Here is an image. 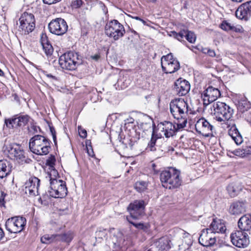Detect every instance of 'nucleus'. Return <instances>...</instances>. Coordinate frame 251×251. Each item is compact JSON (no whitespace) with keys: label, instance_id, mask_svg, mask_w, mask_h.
I'll use <instances>...</instances> for the list:
<instances>
[{"label":"nucleus","instance_id":"nucleus-1","mask_svg":"<svg viewBox=\"0 0 251 251\" xmlns=\"http://www.w3.org/2000/svg\"><path fill=\"white\" fill-rule=\"evenodd\" d=\"M170 110L174 118L178 120L177 128L182 129L185 127L187 122L188 103L182 99L172 100L170 103Z\"/></svg>","mask_w":251,"mask_h":251},{"label":"nucleus","instance_id":"nucleus-2","mask_svg":"<svg viewBox=\"0 0 251 251\" xmlns=\"http://www.w3.org/2000/svg\"><path fill=\"white\" fill-rule=\"evenodd\" d=\"M180 175V172L174 168L162 171L160 179L162 186L169 189L178 188L182 182Z\"/></svg>","mask_w":251,"mask_h":251},{"label":"nucleus","instance_id":"nucleus-3","mask_svg":"<svg viewBox=\"0 0 251 251\" xmlns=\"http://www.w3.org/2000/svg\"><path fill=\"white\" fill-rule=\"evenodd\" d=\"M29 147L30 151L35 154H47L50 148V141L44 136L36 135L30 139Z\"/></svg>","mask_w":251,"mask_h":251},{"label":"nucleus","instance_id":"nucleus-4","mask_svg":"<svg viewBox=\"0 0 251 251\" xmlns=\"http://www.w3.org/2000/svg\"><path fill=\"white\" fill-rule=\"evenodd\" d=\"M213 114L218 122L228 121L232 117L233 109L226 103L217 101L213 104Z\"/></svg>","mask_w":251,"mask_h":251},{"label":"nucleus","instance_id":"nucleus-5","mask_svg":"<svg viewBox=\"0 0 251 251\" xmlns=\"http://www.w3.org/2000/svg\"><path fill=\"white\" fill-rule=\"evenodd\" d=\"M50 181V187L48 193L50 197L55 198H62L67 194V188L65 182L62 180L52 178L51 174H48Z\"/></svg>","mask_w":251,"mask_h":251},{"label":"nucleus","instance_id":"nucleus-6","mask_svg":"<svg viewBox=\"0 0 251 251\" xmlns=\"http://www.w3.org/2000/svg\"><path fill=\"white\" fill-rule=\"evenodd\" d=\"M81 63L76 52H69L62 54L59 59V64L63 69L74 70Z\"/></svg>","mask_w":251,"mask_h":251},{"label":"nucleus","instance_id":"nucleus-7","mask_svg":"<svg viewBox=\"0 0 251 251\" xmlns=\"http://www.w3.org/2000/svg\"><path fill=\"white\" fill-rule=\"evenodd\" d=\"M105 33L108 37L116 41L124 36L125 30L121 24L117 20H113L106 24L105 26Z\"/></svg>","mask_w":251,"mask_h":251},{"label":"nucleus","instance_id":"nucleus-8","mask_svg":"<svg viewBox=\"0 0 251 251\" xmlns=\"http://www.w3.org/2000/svg\"><path fill=\"white\" fill-rule=\"evenodd\" d=\"M161 61L162 70L165 73L173 74L180 69L179 62L172 53L163 56Z\"/></svg>","mask_w":251,"mask_h":251},{"label":"nucleus","instance_id":"nucleus-9","mask_svg":"<svg viewBox=\"0 0 251 251\" xmlns=\"http://www.w3.org/2000/svg\"><path fill=\"white\" fill-rule=\"evenodd\" d=\"M26 222L25 218L23 217H13L7 220L5 228L10 233H19L24 230Z\"/></svg>","mask_w":251,"mask_h":251},{"label":"nucleus","instance_id":"nucleus-10","mask_svg":"<svg viewBox=\"0 0 251 251\" xmlns=\"http://www.w3.org/2000/svg\"><path fill=\"white\" fill-rule=\"evenodd\" d=\"M19 27L25 34H28L34 29L35 20L32 14L24 12L19 19Z\"/></svg>","mask_w":251,"mask_h":251},{"label":"nucleus","instance_id":"nucleus-11","mask_svg":"<svg viewBox=\"0 0 251 251\" xmlns=\"http://www.w3.org/2000/svg\"><path fill=\"white\" fill-rule=\"evenodd\" d=\"M48 28L50 33L56 35H62L67 32L68 26L63 19L57 18L50 22Z\"/></svg>","mask_w":251,"mask_h":251},{"label":"nucleus","instance_id":"nucleus-12","mask_svg":"<svg viewBox=\"0 0 251 251\" xmlns=\"http://www.w3.org/2000/svg\"><path fill=\"white\" fill-rule=\"evenodd\" d=\"M145 203L143 200H136L131 203L127 207L130 218L139 219L145 214Z\"/></svg>","mask_w":251,"mask_h":251},{"label":"nucleus","instance_id":"nucleus-13","mask_svg":"<svg viewBox=\"0 0 251 251\" xmlns=\"http://www.w3.org/2000/svg\"><path fill=\"white\" fill-rule=\"evenodd\" d=\"M5 152L11 159L22 162L25 160L24 151L17 144H9L6 146Z\"/></svg>","mask_w":251,"mask_h":251},{"label":"nucleus","instance_id":"nucleus-14","mask_svg":"<svg viewBox=\"0 0 251 251\" xmlns=\"http://www.w3.org/2000/svg\"><path fill=\"white\" fill-rule=\"evenodd\" d=\"M231 242L235 246L245 248L249 244L250 241L247 232L237 230L230 235Z\"/></svg>","mask_w":251,"mask_h":251},{"label":"nucleus","instance_id":"nucleus-15","mask_svg":"<svg viewBox=\"0 0 251 251\" xmlns=\"http://www.w3.org/2000/svg\"><path fill=\"white\" fill-rule=\"evenodd\" d=\"M40 179L35 176L30 177L25 183L23 191L29 196L34 197L38 195Z\"/></svg>","mask_w":251,"mask_h":251},{"label":"nucleus","instance_id":"nucleus-16","mask_svg":"<svg viewBox=\"0 0 251 251\" xmlns=\"http://www.w3.org/2000/svg\"><path fill=\"white\" fill-rule=\"evenodd\" d=\"M213 126L204 118L200 119L195 124L196 131L205 137L212 135Z\"/></svg>","mask_w":251,"mask_h":251},{"label":"nucleus","instance_id":"nucleus-17","mask_svg":"<svg viewBox=\"0 0 251 251\" xmlns=\"http://www.w3.org/2000/svg\"><path fill=\"white\" fill-rule=\"evenodd\" d=\"M235 15L240 20L248 21L251 17V1L241 4L235 12Z\"/></svg>","mask_w":251,"mask_h":251},{"label":"nucleus","instance_id":"nucleus-18","mask_svg":"<svg viewBox=\"0 0 251 251\" xmlns=\"http://www.w3.org/2000/svg\"><path fill=\"white\" fill-rule=\"evenodd\" d=\"M216 241L215 234L210 231L209 228L203 229L199 238V243L204 247L213 245Z\"/></svg>","mask_w":251,"mask_h":251},{"label":"nucleus","instance_id":"nucleus-19","mask_svg":"<svg viewBox=\"0 0 251 251\" xmlns=\"http://www.w3.org/2000/svg\"><path fill=\"white\" fill-rule=\"evenodd\" d=\"M169 35L179 41H181L184 37H185L187 40L191 43H194L196 39V36L194 32L184 29L181 30L179 33L172 31Z\"/></svg>","mask_w":251,"mask_h":251},{"label":"nucleus","instance_id":"nucleus-20","mask_svg":"<svg viewBox=\"0 0 251 251\" xmlns=\"http://www.w3.org/2000/svg\"><path fill=\"white\" fill-rule=\"evenodd\" d=\"M174 89L179 96H184L190 91V85L188 81L180 78L175 82Z\"/></svg>","mask_w":251,"mask_h":251},{"label":"nucleus","instance_id":"nucleus-21","mask_svg":"<svg viewBox=\"0 0 251 251\" xmlns=\"http://www.w3.org/2000/svg\"><path fill=\"white\" fill-rule=\"evenodd\" d=\"M162 126L161 131L163 133V135L166 138H169L173 136L176 132L180 129L177 128V123L176 126L173 125L171 122L168 121H164L161 123Z\"/></svg>","mask_w":251,"mask_h":251},{"label":"nucleus","instance_id":"nucleus-22","mask_svg":"<svg viewBox=\"0 0 251 251\" xmlns=\"http://www.w3.org/2000/svg\"><path fill=\"white\" fill-rule=\"evenodd\" d=\"M246 211V204L241 201L232 202L228 208L229 213L232 215H238Z\"/></svg>","mask_w":251,"mask_h":251},{"label":"nucleus","instance_id":"nucleus-23","mask_svg":"<svg viewBox=\"0 0 251 251\" xmlns=\"http://www.w3.org/2000/svg\"><path fill=\"white\" fill-rule=\"evenodd\" d=\"M239 231L246 232L251 229V215L246 214L242 216L238 222Z\"/></svg>","mask_w":251,"mask_h":251},{"label":"nucleus","instance_id":"nucleus-24","mask_svg":"<svg viewBox=\"0 0 251 251\" xmlns=\"http://www.w3.org/2000/svg\"><path fill=\"white\" fill-rule=\"evenodd\" d=\"M209 230L214 234L216 233H225L226 230V227L225 224L221 220L213 219L210 225Z\"/></svg>","mask_w":251,"mask_h":251},{"label":"nucleus","instance_id":"nucleus-25","mask_svg":"<svg viewBox=\"0 0 251 251\" xmlns=\"http://www.w3.org/2000/svg\"><path fill=\"white\" fill-rule=\"evenodd\" d=\"M220 95L221 93L219 89L211 86H209L203 91V96L208 97V101L214 102Z\"/></svg>","mask_w":251,"mask_h":251},{"label":"nucleus","instance_id":"nucleus-26","mask_svg":"<svg viewBox=\"0 0 251 251\" xmlns=\"http://www.w3.org/2000/svg\"><path fill=\"white\" fill-rule=\"evenodd\" d=\"M40 42L45 54L47 56L52 55L53 49L49 41L46 34H42L41 35Z\"/></svg>","mask_w":251,"mask_h":251},{"label":"nucleus","instance_id":"nucleus-27","mask_svg":"<svg viewBox=\"0 0 251 251\" xmlns=\"http://www.w3.org/2000/svg\"><path fill=\"white\" fill-rule=\"evenodd\" d=\"M12 166L6 160H0V180L6 177L11 172Z\"/></svg>","mask_w":251,"mask_h":251},{"label":"nucleus","instance_id":"nucleus-28","mask_svg":"<svg viewBox=\"0 0 251 251\" xmlns=\"http://www.w3.org/2000/svg\"><path fill=\"white\" fill-rule=\"evenodd\" d=\"M229 134L237 145L243 142V138L235 124H233L229 130Z\"/></svg>","mask_w":251,"mask_h":251},{"label":"nucleus","instance_id":"nucleus-29","mask_svg":"<svg viewBox=\"0 0 251 251\" xmlns=\"http://www.w3.org/2000/svg\"><path fill=\"white\" fill-rule=\"evenodd\" d=\"M226 189L230 197H234L241 191L242 186L239 183H232L227 186Z\"/></svg>","mask_w":251,"mask_h":251},{"label":"nucleus","instance_id":"nucleus-30","mask_svg":"<svg viewBox=\"0 0 251 251\" xmlns=\"http://www.w3.org/2000/svg\"><path fill=\"white\" fill-rule=\"evenodd\" d=\"M237 106L239 111L244 113L251 107V103L246 98H242L238 101Z\"/></svg>","mask_w":251,"mask_h":251},{"label":"nucleus","instance_id":"nucleus-31","mask_svg":"<svg viewBox=\"0 0 251 251\" xmlns=\"http://www.w3.org/2000/svg\"><path fill=\"white\" fill-rule=\"evenodd\" d=\"M57 241L70 243L73 239V234L71 232H68L62 234H57Z\"/></svg>","mask_w":251,"mask_h":251},{"label":"nucleus","instance_id":"nucleus-32","mask_svg":"<svg viewBox=\"0 0 251 251\" xmlns=\"http://www.w3.org/2000/svg\"><path fill=\"white\" fill-rule=\"evenodd\" d=\"M158 138L155 136L154 132H152L151 140L148 143L146 150L148 151H156V142Z\"/></svg>","mask_w":251,"mask_h":251},{"label":"nucleus","instance_id":"nucleus-33","mask_svg":"<svg viewBox=\"0 0 251 251\" xmlns=\"http://www.w3.org/2000/svg\"><path fill=\"white\" fill-rule=\"evenodd\" d=\"M57 234H45L41 238V241L44 244H49L57 241Z\"/></svg>","mask_w":251,"mask_h":251},{"label":"nucleus","instance_id":"nucleus-34","mask_svg":"<svg viewBox=\"0 0 251 251\" xmlns=\"http://www.w3.org/2000/svg\"><path fill=\"white\" fill-rule=\"evenodd\" d=\"M158 243L157 247L160 250H165L170 248L168 240L167 239L160 238L158 240Z\"/></svg>","mask_w":251,"mask_h":251},{"label":"nucleus","instance_id":"nucleus-35","mask_svg":"<svg viewBox=\"0 0 251 251\" xmlns=\"http://www.w3.org/2000/svg\"><path fill=\"white\" fill-rule=\"evenodd\" d=\"M148 183L145 181H139L135 183L134 187L135 189L139 192L144 191L147 188Z\"/></svg>","mask_w":251,"mask_h":251},{"label":"nucleus","instance_id":"nucleus-36","mask_svg":"<svg viewBox=\"0 0 251 251\" xmlns=\"http://www.w3.org/2000/svg\"><path fill=\"white\" fill-rule=\"evenodd\" d=\"M227 154L228 156L230 157H232V155H234L237 156H239L241 157H244L243 156V150L242 149H237L233 151H231L230 150L227 151Z\"/></svg>","mask_w":251,"mask_h":251},{"label":"nucleus","instance_id":"nucleus-37","mask_svg":"<svg viewBox=\"0 0 251 251\" xmlns=\"http://www.w3.org/2000/svg\"><path fill=\"white\" fill-rule=\"evenodd\" d=\"M220 27L225 31H229L236 29L234 28V25H232L230 23H229L226 21L222 22L220 25Z\"/></svg>","mask_w":251,"mask_h":251},{"label":"nucleus","instance_id":"nucleus-38","mask_svg":"<svg viewBox=\"0 0 251 251\" xmlns=\"http://www.w3.org/2000/svg\"><path fill=\"white\" fill-rule=\"evenodd\" d=\"M20 126H25L29 121V117L27 115H21L18 117Z\"/></svg>","mask_w":251,"mask_h":251},{"label":"nucleus","instance_id":"nucleus-39","mask_svg":"<svg viewBox=\"0 0 251 251\" xmlns=\"http://www.w3.org/2000/svg\"><path fill=\"white\" fill-rule=\"evenodd\" d=\"M132 218H130L129 217L126 216V220L127 221L133 226H134L135 227L138 229H145L147 228V226H145L143 223H135L131 221Z\"/></svg>","mask_w":251,"mask_h":251},{"label":"nucleus","instance_id":"nucleus-40","mask_svg":"<svg viewBox=\"0 0 251 251\" xmlns=\"http://www.w3.org/2000/svg\"><path fill=\"white\" fill-rule=\"evenodd\" d=\"M83 1L82 0H75L72 2V6L74 8H79L83 4Z\"/></svg>","mask_w":251,"mask_h":251},{"label":"nucleus","instance_id":"nucleus-41","mask_svg":"<svg viewBox=\"0 0 251 251\" xmlns=\"http://www.w3.org/2000/svg\"><path fill=\"white\" fill-rule=\"evenodd\" d=\"M243 156L244 157L251 154V146H247L244 148H243Z\"/></svg>","mask_w":251,"mask_h":251},{"label":"nucleus","instance_id":"nucleus-42","mask_svg":"<svg viewBox=\"0 0 251 251\" xmlns=\"http://www.w3.org/2000/svg\"><path fill=\"white\" fill-rule=\"evenodd\" d=\"M78 132L79 136L82 138H85L87 136L86 130L81 128L78 127Z\"/></svg>","mask_w":251,"mask_h":251},{"label":"nucleus","instance_id":"nucleus-43","mask_svg":"<svg viewBox=\"0 0 251 251\" xmlns=\"http://www.w3.org/2000/svg\"><path fill=\"white\" fill-rule=\"evenodd\" d=\"M55 162V159L54 156L50 157L47 160V164L50 167H53Z\"/></svg>","mask_w":251,"mask_h":251},{"label":"nucleus","instance_id":"nucleus-44","mask_svg":"<svg viewBox=\"0 0 251 251\" xmlns=\"http://www.w3.org/2000/svg\"><path fill=\"white\" fill-rule=\"evenodd\" d=\"M50 131L51 133L52 138L55 144H56V136L55 133V130L54 127L50 126Z\"/></svg>","mask_w":251,"mask_h":251},{"label":"nucleus","instance_id":"nucleus-45","mask_svg":"<svg viewBox=\"0 0 251 251\" xmlns=\"http://www.w3.org/2000/svg\"><path fill=\"white\" fill-rule=\"evenodd\" d=\"M207 54L209 56L212 57H216L217 58H219V55H216L215 51L214 50H211L210 49L208 50Z\"/></svg>","mask_w":251,"mask_h":251},{"label":"nucleus","instance_id":"nucleus-46","mask_svg":"<svg viewBox=\"0 0 251 251\" xmlns=\"http://www.w3.org/2000/svg\"><path fill=\"white\" fill-rule=\"evenodd\" d=\"M11 119H12V121L13 122V126H12V128H14V127H17L18 126H20V124L19 123V120L18 119V117L12 118Z\"/></svg>","mask_w":251,"mask_h":251},{"label":"nucleus","instance_id":"nucleus-47","mask_svg":"<svg viewBox=\"0 0 251 251\" xmlns=\"http://www.w3.org/2000/svg\"><path fill=\"white\" fill-rule=\"evenodd\" d=\"M5 124L9 128H12V126H13L11 119H6L5 120Z\"/></svg>","mask_w":251,"mask_h":251},{"label":"nucleus","instance_id":"nucleus-48","mask_svg":"<svg viewBox=\"0 0 251 251\" xmlns=\"http://www.w3.org/2000/svg\"><path fill=\"white\" fill-rule=\"evenodd\" d=\"M202 97H203V104L207 105L209 104L210 103L213 102V101H208V97H205V96H203V93L201 95Z\"/></svg>","mask_w":251,"mask_h":251},{"label":"nucleus","instance_id":"nucleus-49","mask_svg":"<svg viewBox=\"0 0 251 251\" xmlns=\"http://www.w3.org/2000/svg\"><path fill=\"white\" fill-rule=\"evenodd\" d=\"M44 3L48 4H51L60 1L61 0H43Z\"/></svg>","mask_w":251,"mask_h":251},{"label":"nucleus","instance_id":"nucleus-50","mask_svg":"<svg viewBox=\"0 0 251 251\" xmlns=\"http://www.w3.org/2000/svg\"><path fill=\"white\" fill-rule=\"evenodd\" d=\"M91 58L95 61H98L100 58V55L99 54H95L94 55H92L91 56Z\"/></svg>","mask_w":251,"mask_h":251},{"label":"nucleus","instance_id":"nucleus-51","mask_svg":"<svg viewBox=\"0 0 251 251\" xmlns=\"http://www.w3.org/2000/svg\"><path fill=\"white\" fill-rule=\"evenodd\" d=\"M4 233L2 229L0 227V241L4 238Z\"/></svg>","mask_w":251,"mask_h":251},{"label":"nucleus","instance_id":"nucleus-52","mask_svg":"<svg viewBox=\"0 0 251 251\" xmlns=\"http://www.w3.org/2000/svg\"><path fill=\"white\" fill-rule=\"evenodd\" d=\"M44 74L48 77H49V78H52V79H56V77L55 76L52 75L51 74H47V72H44Z\"/></svg>","mask_w":251,"mask_h":251},{"label":"nucleus","instance_id":"nucleus-53","mask_svg":"<svg viewBox=\"0 0 251 251\" xmlns=\"http://www.w3.org/2000/svg\"><path fill=\"white\" fill-rule=\"evenodd\" d=\"M248 118H250L251 119V111H250L249 112H248L246 114V117H245V119L248 122Z\"/></svg>","mask_w":251,"mask_h":251},{"label":"nucleus","instance_id":"nucleus-54","mask_svg":"<svg viewBox=\"0 0 251 251\" xmlns=\"http://www.w3.org/2000/svg\"><path fill=\"white\" fill-rule=\"evenodd\" d=\"M234 28L236 29L235 30H231L232 31H234L235 32H241L242 31V27L241 26H239L238 27H237L234 26Z\"/></svg>","mask_w":251,"mask_h":251},{"label":"nucleus","instance_id":"nucleus-55","mask_svg":"<svg viewBox=\"0 0 251 251\" xmlns=\"http://www.w3.org/2000/svg\"><path fill=\"white\" fill-rule=\"evenodd\" d=\"M209 49V48H202L201 50V51H202V53L207 54L208 50Z\"/></svg>","mask_w":251,"mask_h":251},{"label":"nucleus","instance_id":"nucleus-56","mask_svg":"<svg viewBox=\"0 0 251 251\" xmlns=\"http://www.w3.org/2000/svg\"><path fill=\"white\" fill-rule=\"evenodd\" d=\"M31 128L34 130V132H37L38 129H40L39 127L35 126H32Z\"/></svg>","mask_w":251,"mask_h":251},{"label":"nucleus","instance_id":"nucleus-57","mask_svg":"<svg viewBox=\"0 0 251 251\" xmlns=\"http://www.w3.org/2000/svg\"><path fill=\"white\" fill-rule=\"evenodd\" d=\"M131 18L132 19H134L135 20H139V21H140L141 19L140 17H138V16H131Z\"/></svg>","mask_w":251,"mask_h":251},{"label":"nucleus","instance_id":"nucleus-58","mask_svg":"<svg viewBox=\"0 0 251 251\" xmlns=\"http://www.w3.org/2000/svg\"><path fill=\"white\" fill-rule=\"evenodd\" d=\"M140 21H141V22H142V23L144 25H146L147 23H146V22L145 20H144L143 19H141V20H140Z\"/></svg>","mask_w":251,"mask_h":251},{"label":"nucleus","instance_id":"nucleus-59","mask_svg":"<svg viewBox=\"0 0 251 251\" xmlns=\"http://www.w3.org/2000/svg\"><path fill=\"white\" fill-rule=\"evenodd\" d=\"M4 75L3 72L0 69V76H3Z\"/></svg>","mask_w":251,"mask_h":251},{"label":"nucleus","instance_id":"nucleus-60","mask_svg":"<svg viewBox=\"0 0 251 251\" xmlns=\"http://www.w3.org/2000/svg\"><path fill=\"white\" fill-rule=\"evenodd\" d=\"M128 120L129 121V123H132L134 121V119L133 118H130V119H128Z\"/></svg>","mask_w":251,"mask_h":251},{"label":"nucleus","instance_id":"nucleus-61","mask_svg":"<svg viewBox=\"0 0 251 251\" xmlns=\"http://www.w3.org/2000/svg\"><path fill=\"white\" fill-rule=\"evenodd\" d=\"M248 122L250 124L251 126V119L250 118H248Z\"/></svg>","mask_w":251,"mask_h":251},{"label":"nucleus","instance_id":"nucleus-62","mask_svg":"<svg viewBox=\"0 0 251 251\" xmlns=\"http://www.w3.org/2000/svg\"><path fill=\"white\" fill-rule=\"evenodd\" d=\"M149 2L155 3L156 1V0H148Z\"/></svg>","mask_w":251,"mask_h":251},{"label":"nucleus","instance_id":"nucleus-63","mask_svg":"<svg viewBox=\"0 0 251 251\" xmlns=\"http://www.w3.org/2000/svg\"><path fill=\"white\" fill-rule=\"evenodd\" d=\"M4 200L3 198H2V197H1L0 198V203L2 201H3Z\"/></svg>","mask_w":251,"mask_h":251},{"label":"nucleus","instance_id":"nucleus-64","mask_svg":"<svg viewBox=\"0 0 251 251\" xmlns=\"http://www.w3.org/2000/svg\"><path fill=\"white\" fill-rule=\"evenodd\" d=\"M52 172L54 174L57 173V172H56V171L55 170H53Z\"/></svg>","mask_w":251,"mask_h":251}]
</instances>
